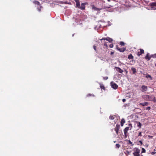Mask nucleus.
I'll return each mask as SVG.
<instances>
[{
  "label": "nucleus",
  "mask_w": 156,
  "mask_h": 156,
  "mask_svg": "<svg viewBox=\"0 0 156 156\" xmlns=\"http://www.w3.org/2000/svg\"><path fill=\"white\" fill-rule=\"evenodd\" d=\"M93 48H94V49L96 51V46L95 45H94L93 46Z\"/></svg>",
  "instance_id": "obj_33"
},
{
  "label": "nucleus",
  "mask_w": 156,
  "mask_h": 156,
  "mask_svg": "<svg viewBox=\"0 0 156 156\" xmlns=\"http://www.w3.org/2000/svg\"><path fill=\"white\" fill-rule=\"evenodd\" d=\"M142 125L140 123V122H137V126L139 127L140 128L141 127Z\"/></svg>",
  "instance_id": "obj_20"
},
{
  "label": "nucleus",
  "mask_w": 156,
  "mask_h": 156,
  "mask_svg": "<svg viewBox=\"0 0 156 156\" xmlns=\"http://www.w3.org/2000/svg\"><path fill=\"white\" fill-rule=\"evenodd\" d=\"M156 153V152H155L154 151L151 152V154L152 155H154Z\"/></svg>",
  "instance_id": "obj_39"
},
{
  "label": "nucleus",
  "mask_w": 156,
  "mask_h": 156,
  "mask_svg": "<svg viewBox=\"0 0 156 156\" xmlns=\"http://www.w3.org/2000/svg\"><path fill=\"white\" fill-rule=\"evenodd\" d=\"M151 109V107H148L146 108V109L148 110H150Z\"/></svg>",
  "instance_id": "obj_37"
},
{
  "label": "nucleus",
  "mask_w": 156,
  "mask_h": 156,
  "mask_svg": "<svg viewBox=\"0 0 156 156\" xmlns=\"http://www.w3.org/2000/svg\"><path fill=\"white\" fill-rule=\"evenodd\" d=\"M142 98L143 99L146 101H152L154 102H155L156 101V100L155 99V97L153 95H143Z\"/></svg>",
  "instance_id": "obj_1"
},
{
  "label": "nucleus",
  "mask_w": 156,
  "mask_h": 156,
  "mask_svg": "<svg viewBox=\"0 0 156 156\" xmlns=\"http://www.w3.org/2000/svg\"><path fill=\"white\" fill-rule=\"evenodd\" d=\"M128 144H131L132 146L133 145V144L130 140H129Z\"/></svg>",
  "instance_id": "obj_30"
},
{
  "label": "nucleus",
  "mask_w": 156,
  "mask_h": 156,
  "mask_svg": "<svg viewBox=\"0 0 156 156\" xmlns=\"http://www.w3.org/2000/svg\"><path fill=\"white\" fill-rule=\"evenodd\" d=\"M92 8H93V9L95 10L98 11V10H100L98 8H96V7H95L94 6H93Z\"/></svg>",
  "instance_id": "obj_21"
},
{
  "label": "nucleus",
  "mask_w": 156,
  "mask_h": 156,
  "mask_svg": "<svg viewBox=\"0 0 156 156\" xmlns=\"http://www.w3.org/2000/svg\"><path fill=\"white\" fill-rule=\"evenodd\" d=\"M115 146H116V147L117 148H119V147L120 146V145L119 144H116Z\"/></svg>",
  "instance_id": "obj_26"
},
{
  "label": "nucleus",
  "mask_w": 156,
  "mask_h": 156,
  "mask_svg": "<svg viewBox=\"0 0 156 156\" xmlns=\"http://www.w3.org/2000/svg\"><path fill=\"white\" fill-rule=\"evenodd\" d=\"M129 127H126L124 130V136L125 138H126L127 137V133L128 131L129 130Z\"/></svg>",
  "instance_id": "obj_7"
},
{
  "label": "nucleus",
  "mask_w": 156,
  "mask_h": 156,
  "mask_svg": "<svg viewBox=\"0 0 156 156\" xmlns=\"http://www.w3.org/2000/svg\"><path fill=\"white\" fill-rule=\"evenodd\" d=\"M85 3H82L81 4V6H80V7L78 8L80 9L81 10H84L85 9Z\"/></svg>",
  "instance_id": "obj_10"
},
{
  "label": "nucleus",
  "mask_w": 156,
  "mask_h": 156,
  "mask_svg": "<svg viewBox=\"0 0 156 156\" xmlns=\"http://www.w3.org/2000/svg\"><path fill=\"white\" fill-rule=\"evenodd\" d=\"M87 97H89L90 96L94 97L95 96L94 94H89L87 95Z\"/></svg>",
  "instance_id": "obj_22"
},
{
  "label": "nucleus",
  "mask_w": 156,
  "mask_h": 156,
  "mask_svg": "<svg viewBox=\"0 0 156 156\" xmlns=\"http://www.w3.org/2000/svg\"><path fill=\"white\" fill-rule=\"evenodd\" d=\"M129 126H131V128L130 129H131L132 128V124H129Z\"/></svg>",
  "instance_id": "obj_42"
},
{
  "label": "nucleus",
  "mask_w": 156,
  "mask_h": 156,
  "mask_svg": "<svg viewBox=\"0 0 156 156\" xmlns=\"http://www.w3.org/2000/svg\"><path fill=\"white\" fill-rule=\"evenodd\" d=\"M133 154L134 156H140V150L137 148L135 147L133 149Z\"/></svg>",
  "instance_id": "obj_2"
},
{
  "label": "nucleus",
  "mask_w": 156,
  "mask_h": 156,
  "mask_svg": "<svg viewBox=\"0 0 156 156\" xmlns=\"http://www.w3.org/2000/svg\"><path fill=\"white\" fill-rule=\"evenodd\" d=\"M146 77L147 78H149L151 79V80H152V77L150 75H147Z\"/></svg>",
  "instance_id": "obj_28"
},
{
  "label": "nucleus",
  "mask_w": 156,
  "mask_h": 156,
  "mask_svg": "<svg viewBox=\"0 0 156 156\" xmlns=\"http://www.w3.org/2000/svg\"><path fill=\"white\" fill-rule=\"evenodd\" d=\"M120 128V125L118 124H116V127L114 129V130L116 132V134L117 135L119 134V131Z\"/></svg>",
  "instance_id": "obj_5"
},
{
  "label": "nucleus",
  "mask_w": 156,
  "mask_h": 156,
  "mask_svg": "<svg viewBox=\"0 0 156 156\" xmlns=\"http://www.w3.org/2000/svg\"><path fill=\"white\" fill-rule=\"evenodd\" d=\"M142 153H145L146 152V150L144 148H142Z\"/></svg>",
  "instance_id": "obj_27"
},
{
  "label": "nucleus",
  "mask_w": 156,
  "mask_h": 156,
  "mask_svg": "<svg viewBox=\"0 0 156 156\" xmlns=\"http://www.w3.org/2000/svg\"><path fill=\"white\" fill-rule=\"evenodd\" d=\"M155 66H156V64H155Z\"/></svg>",
  "instance_id": "obj_47"
},
{
  "label": "nucleus",
  "mask_w": 156,
  "mask_h": 156,
  "mask_svg": "<svg viewBox=\"0 0 156 156\" xmlns=\"http://www.w3.org/2000/svg\"><path fill=\"white\" fill-rule=\"evenodd\" d=\"M109 47L110 48H112L113 47V44H110Z\"/></svg>",
  "instance_id": "obj_35"
},
{
  "label": "nucleus",
  "mask_w": 156,
  "mask_h": 156,
  "mask_svg": "<svg viewBox=\"0 0 156 156\" xmlns=\"http://www.w3.org/2000/svg\"><path fill=\"white\" fill-rule=\"evenodd\" d=\"M115 68L116 70V71L120 73H122L123 72V70H122L120 68L118 67H115Z\"/></svg>",
  "instance_id": "obj_11"
},
{
  "label": "nucleus",
  "mask_w": 156,
  "mask_h": 156,
  "mask_svg": "<svg viewBox=\"0 0 156 156\" xmlns=\"http://www.w3.org/2000/svg\"><path fill=\"white\" fill-rule=\"evenodd\" d=\"M111 85L112 88L114 89H116L118 88V85L113 82H112L111 83Z\"/></svg>",
  "instance_id": "obj_3"
},
{
  "label": "nucleus",
  "mask_w": 156,
  "mask_h": 156,
  "mask_svg": "<svg viewBox=\"0 0 156 156\" xmlns=\"http://www.w3.org/2000/svg\"><path fill=\"white\" fill-rule=\"evenodd\" d=\"M108 77L107 76L103 77V79L104 80H106L108 79Z\"/></svg>",
  "instance_id": "obj_32"
},
{
  "label": "nucleus",
  "mask_w": 156,
  "mask_h": 156,
  "mask_svg": "<svg viewBox=\"0 0 156 156\" xmlns=\"http://www.w3.org/2000/svg\"><path fill=\"white\" fill-rule=\"evenodd\" d=\"M33 2L34 4H37L38 5L40 6L41 5V4H40V3L38 1H34Z\"/></svg>",
  "instance_id": "obj_18"
},
{
  "label": "nucleus",
  "mask_w": 156,
  "mask_h": 156,
  "mask_svg": "<svg viewBox=\"0 0 156 156\" xmlns=\"http://www.w3.org/2000/svg\"><path fill=\"white\" fill-rule=\"evenodd\" d=\"M151 57L153 58H156V54H154L151 55Z\"/></svg>",
  "instance_id": "obj_24"
},
{
  "label": "nucleus",
  "mask_w": 156,
  "mask_h": 156,
  "mask_svg": "<svg viewBox=\"0 0 156 156\" xmlns=\"http://www.w3.org/2000/svg\"><path fill=\"white\" fill-rule=\"evenodd\" d=\"M100 88L101 89H103L104 90H105V87L103 85H102L100 84Z\"/></svg>",
  "instance_id": "obj_25"
},
{
  "label": "nucleus",
  "mask_w": 156,
  "mask_h": 156,
  "mask_svg": "<svg viewBox=\"0 0 156 156\" xmlns=\"http://www.w3.org/2000/svg\"><path fill=\"white\" fill-rule=\"evenodd\" d=\"M142 136V135L141 134V132H140L139 133L138 136Z\"/></svg>",
  "instance_id": "obj_38"
},
{
  "label": "nucleus",
  "mask_w": 156,
  "mask_h": 156,
  "mask_svg": "<svg viewBox=\"0 0 156 156\" xmlns=\"http://www.w3.org/2000/svg\"><path fill=\"white\" fill-rule=\"evenodd\" d=\"M128 58L129 59H132L133 58V56L132 55V54H130L128 55Z\"/></svg>",
  "instance_id": "obj_19"
},
{
  "label": "nucleus",
  "mask_w": 156,
  "mask_h": 156,
  "mask_svg": "<svg viewBox=\"0 0 156 156\" xmlns=\"http://www.w3.org/2000/svg\"><path fill=\"white\" fill-rule=\"evenodd\" d=\"M139 142L141 144V145H142L143 144V143L140 140L139 141Z\"/></svg>",
  "instance_id": "obj_43"
},
{
  "label": "nucleus",
  "mask_w": 156,
  "mask_h": 156,
  "mask_svg": "<svg viewBox=\"0 0 156 156\" xmlns=\"http://www.w3.org/2000/svg\"><path fill=\"white\" fill-rule=\"evenodd\" d=\"M106 40L108 41L109 42L111 43L113 41V40L112 38H109V37H107L106 38H103L102 39H101V40Z\"/></svg>",
  "instance_id": "obj_8"
},
{
  "label": "nucleus",
  "mask_w": 156,
  "mask_h": 156,
  "mask_svg": "<svg viewBox=\"0 0 156 156\" xmlns=\"http://www.w3.org/2000/svg\"><path fill=\"white\" fill-rule=\"evenodd\" d=\"M107 0L109 2H110V1H111V0Z\"/></svg>",
  "instance_id": "obj_45"
},
{
  "label": "nucleus",
  "mask_w": 156,
  "mask_h": 156,
  "mask_svg": "<svg viewBox=\"0 0 156 156\" xmlns=\"http://www.w3.org/2000/svg\"><path fill=\"white\" fill-rule=\"evenodd\" d=\"M131 70L133 72V73L134 74L136 73V69L133 67H132L131 68Z\"/></svg>",
  "instance_id": "obj_16"
},
{
  "label": "nucleus",
  "mask_w": 156,
  "mask_h": 156,
  "mask_svg": "<svg viewBox=\"0 0 156 156\" xmlns=\"http://www.w3.org/2000/svg\"><path fill=\"white\" fill-rule=\"evenodd\" d=\"M148 137H149L150 139H152L153 138V136H150V135H148Z\"/></svg>",
  "instance_id": "obj_40"
},
{
  "label": "nucleus",
  "mask_w": 156,
  "mask_h": 156,
  "mask_svg": "<svg viewBox=\"0 0 156 156\" xmlns=\"http://www.w3.org/2000/svg\"><path fill=\"white\" fill-rule=\"evenodd\" d=\"M109 119L111 120H113L114 119V117L113 115H111L109 117Z\"/></svg>",
  "instance_id": "obj_23"
},
{
  "label": "nucleus",
  "mask_w": 156,
  "mask_h": 156,
  "mask_svg": "<svg viewBox=\"0 0 156 156\" xmlns=\"http://www.w3.org/2000/svg\"><path fill=\"white\" fill-rule=\"evenodd\" d=\"M125 120L124 119H122L121 121V126H123L124 124L125 123Z\"/></svg>",
  "instance_id": "obj_17"
},
{
  "label": "nucleus",
  "mask_w": 156,
  "mask_h": 156,
  "mask_svg": "<svg viewBox=\"0 0 156 156\" xmlns=\"http://www.w3.org/2000/svg\"><path fill=\"white\" fill-rule=\"evenodd\" d=\"M120 44L121 45L123 46L125 44V43L124 42H122V41H121L120 43Z\"/></svg>",
  "instance_id": "obj_29"
},
{
  "label": "nucleus",
  "mask_w": 156,
  "mask_h": 156,
  "mask_svg": "<svg viewBox=\"0 0 156 156\" xmlns=\"http://www.w3.org/2000/svg\"><path fill=\"white\" fill-rule=\"evenodd\" d=\"M122 101L123 102H124L126 101V99H123L122 100Z\"/></svg>",
  "instance_id": "obj_41"
},
{
  "label": "nucleus",
  "mask_w": 156,
  "mask_h": 156,
  "mask_svg": "<svg viewBox=\"0 0 156 156\" xmlns=\"http://www.w3.org/2000/svg\"><path fill=\"white\" fill-rule=\"evenodd\" d=\"M144 50L143 49L140 48L138 50V52L137 54V55L138 56H140L142 54H144Z\"/></svg>",
  "instance_id": "obj_6"
},
{
  "label": "nucleus",
  "mask_w": 156,
  "mask_h": 156,
  "mask_svg": "<svg viewBox=\"0 0 156 156\" xmlns=\"http://www.w3.org/2000/svg\"><path fill=\"white\" fill-rule=\"evenodd\" d=\"M42 8V6H40L39 8H38V10L39 12H40L41 11V8Z\"/></svg>",
  "instance_id": "obj_31"
},
{
  "label": "nucleus",
  "mask_w": 156,
  "mask_h": 156,
  "mask_svg": "<svg viewBox=\"0 0 156 156\" xmlns=\"http://www.w3.org/2000/svg\"><path fill=\"white\" fill-rule=\"evenodd\" d=\"M148 104V103L147 102H144V103H140L139 105H142L143 106H147Z\"/></svg>",
  "instance_id": "obj_15"
},
{
  "label": "nucleus",
  "mask_w": 156,
  "mask_h": 156,
  "mask_svg": "<svg viewBox=\"0 0 156 156\" xmlns=\"http://www.w3.org/2000/svg\"><path fill=\"white\" fill-rule=\"evenodd\" d=\"M74 1L76 3V7L77 8H79L80 7V2L79 0H74Z\"/></svg>",
  "instance_id": "obj_14"
},
{
  "label": "nucleus",
  "mask_w": 156,
  "mask_h": 156,
  "mask_svg": "<svg viewBox=\"0 0 156 156\" xmlns=\"http://www.w3.org/2000/svg\"><path fill=\"white\" fill-rule=\"evenodd\" d=\"M140 90L142 92H145L147 90V86L143 85L141 86Z\"/></svg>",
  "instance_id": "obj_4"
},
{
  "label": "nucleus",
  "mask_w": 156,
  "mask_h": 156,
  "mask_svg": "<svg viewBox=\"0 0 156 156\" xmlns=\"http://www.w3.org/2000/svg\"><path fill=\"white\" fill-rule=\"evenodd\" d=\"M149 54L147 53L145 57V59L148 61H149L151 59V58H152V57H151V55L149 56Z\"/></svg>",
  "instance_id": "obj_13"
},
{
  "label": "nucleus",
  "mask_w": 156,
  "mask_h": 156,
  "mask_svg": "<svg viewBox=\"0 0 156 156\" xmlns=\"http://www.w3.org/2000/svg\"><path fill=\"white\" fill-rule=\"evenodd\" d=\"M117 48L119 51H120L121 52H124L126 50V48H119L117 46Z\"/></svg>",
  "instance_id": "obj_12"
},
{
  "label": "nucleus",
  "mask_w": 156,
  "mask_h": 156,
  "mask_svg": "<svg viewBox=\"0 0 156 156\" xmlns=\"http://www.w3.org/2000/svg\"><path fill=\"white\" fill-rule=\"evenodd\" d=\"M151 8L153 9H156V2H152L150 4Z\"/></svg>",
  "instance_id": "obj_9"
},
{
  "label": "nucleus",
  "mask_w": 156,
  "mask_h": 156,
  "mask_svg": "<svg viewBox=\"0 0 156 156\" xmlns=\"http://www.w3.org/2000/svg\"><path fill=\"white\" fill-rule=\"evenodd\" d=\"M104 46H106V47L107 48H108V46L107 44L105 42L104 43Z\"/></svg>",
  "instance_id": "obj_34"
},
{
  "label": "nucleus",
  "mask_w": 156,
  "mask_h": 156,
  "mask_svg": "<svg viewBox=\"0 0 156 156\" xmlns=\"http://www.w3.org/2000/svg\"><path fill=\"white\" fill-rule=\"evenodd\" d=\"M113 52H111V55H112L113 54Z\"/></svg>",
  "instance_id": "obj_44"
},
{
  "label": "nucleus",
  "mask_w": 156,
  "mask_h": 156,
  "mask_svg": "<svg viewBox=\"0 0 156 156\" xmlns=\"http://www.w3.org/2000/svg\"><path fill=\"white\" fill-rule=\"evenodd\" d=\"M125 153L127 155L129 154V152L128 151H126Z\"/></svg>",
  "instance_id": "obj_36"
},
{
  "label": "nucleus",
  "mask_w": 156,
  "mask_h": 156,
  "mask_svg": "<svg viewBox=\"0 0 156 156\" xmlns=\"http://www.w3.org/2000/svg\"><path fill=\"white\" fill-rule=\"evenodd\" d=\"M154 151H155V149H154Z\"/></svg>",
  "instance_id": "obj_46"
}]
</instances>
